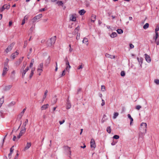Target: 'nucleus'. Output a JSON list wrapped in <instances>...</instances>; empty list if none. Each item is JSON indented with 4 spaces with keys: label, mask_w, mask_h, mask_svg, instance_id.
<instances>
[{
    "label": "nucleus",
    "mask_w": 159,
    "mask_h": 159,
    "mask_svg": "<svg viewBox=\"0 0 159 159\" xmlns=\"http://www.w3.org/2000/svg\"><path fill=\"white\" fill-rule=\"evenodd\" d=\"M140 125V129L142 133L144 134L146 133L147 126V124L145 123L142 122L141 123Z\"/></svg>",
    "instance_id": "1"
},
{
    "label": "nucleus",
    "mask_w": 159,
    "mask_h": 159,
    "mask_svg": "<svg viewBox=\"0 0 159 159\" xmlns=\"http://www.w3.org/2000/svg\"><path fill=\"white\" fill-rule=\"evenodd\" d=\"M26 131V128H23L21 130L19 135L17 136V141L19 139L20 137L25 133Z\"/></svg>",
    "instance_id": "2"
},
{
    "label": "nucleus",
    "mask_w": 159,
    "mask_h": 159,
    "mask_svg": "<svg viewBox=\"0 0 159 159\" xmlns=\"http://www.w3.org/2000/svg\"><path fill=\"white\" fill-rule=\"evenodd\" d=\"M14 44L12 43L9 45L7 48L6 49L5 52L6 53H7L9 52H10L12 49L13 46H14Z\"/></svg>",
    "instance_id": "3"
},
{
    "label": "nucleus",
    "mask_w": 159,
    "mask_h": 159,
    "mask_svg": "<svg viewBox=\"0 0 159 159\" xmlns=\"http://www.w3.org/2000/svg\"><path fill=\"white\" fill-rule=\"evenodd\" d=\"M31 143L30 142H27L26 145L25 146V148L23 149L24 151H25L26 150L28 149L31 147Z\"/></svg>",
    "instance_id": "4"
},
{
    "label": "nucleus",
    "mask_w": 159,
    "mask_h": 159,
    "mask_svg": "<svg viewBox=\"0 0 159 159\" xmlns=\"http://www.w3.org/2000/svg\"><path fill=\"white\" fill-rule=\"evenodd\" d=\"M8 70V69L7 67L6 66H4L3 68L2 73V76L4 77L5 75L7 74V72Z\"/></svg>",
    "instance_id": "5"
},
{
    "label": "nucleus",
    "mask_w": 159,
    "mask_h": 159,
    "mask_svg": "<svg viewBox=\"0 0 159 159\" xmlns=\"http://www.w3.org/2000/svg\"><path fill=\"white\" fill-rule=\"evenodd\" d=\"M12 87V85H9L5 86L3 88V91H6L9 90Z\"/></svg>",
    "instance_id": "6"
},
{
    "label": "nucleus",
    "mask_w": 159,
    "mask_h": 159,
    "mask_svg": "<svg viewBox=\"0 0 159 159\" xmlns=\"http://www.w3.org/2000/svg\"><path fill=\"white\" fill-rule=\"evenodd\" d=\"M90 147L91 148H94L96 147V144L94 139H92L90 142Z\"/></svg>",
    "instance_id": "7"
},
{
    "label": "nucleus",
    "mask_w": 159,
    "mask_h": 159,
    "mask_svg": "<svg viewBox=\"0 0 159 159\" xmlns=\"http://www.w3.org/2000/svg\"><path fill=\"white\" fill-rule=\"evenodd\" d=\"M159 30V24L157 25L156 28L155 30V32L156 33V36L155 37H154V39H155V40H156V39H157L158 36V33L157 32V31Z\"/></svg>",
    "instance_id": "8"
},
{
    "label": "nucleus",
    "mask_w": 159,
    "mask_h": 159,
    "mask_svg": "<svg viewBox=\"0 0 159 159\" xmlns=\"http://www.w3.org/2000/svg\"><path fill=\"white\" fill-rule=\"evenodd\" d=\"M29 68L28 67H27L25 69V70H23V71H22V70H21V72L22 74V77L24 78V77L26 73L28 70Z\"/></svg>",
    "instance_id": "9"
},
{
    "label": "nucleus",
    "mask_w": 159,
    "mask_h": 159,
    "mask_svg": "<svg viewBox=\"0 0 159 159\" xmlns=\"http://www.w3.org/2000/svg\"><path fill=\"white\" fill-rule=\"evenodd\" d=\"M48 93V91L47 90H46L45 91V93H44V94L43 96V98H42V99L41 100V102H43L45 99L46 98L47 94Z\"/></svg>",
    "instance_id": "10"
},
{
    "label": "nucleus",
    "mask_w": 159,
    "mask_h": 159,
    "mask_svg": "<svg viewBox=\"0 0 159 159\" xmlns=\"http://www.w3.org/2000/svg\"><path fill=\"white\" fill-rule=\"evenodd\" d=\"M144 55L145 56V58L146 61L148 63L150 62L151 61V59L150 57L147 54H145Z\"/></svg>",
    "instance_id": "11"
},
{
    "label": "nucleus",
    "mask_w": 159,
    "mask_h": 159,
    "mask_svg": "<svg viewBox=\"0 0 159 159\" xmlns=\"http://www.w3.org/2000/svg\"><path fill=\"white\" fill-rule=\"evenodd\" d=\"M19 54V53L17 51H16L14 53H12L11 55V57L13 59H14Z\"/></svg>",
    "instance_id": "12"
},
{
    "label": "nucleus",
    "mask_w": 159,
    "mask_h": 159,
    "mask_svg": "<svg viewBox=\"0 0 159 159\" xmlns=\"http://www.w3.org/2000/svg\"><path fill=\"white\" fill-rule=\"evenodd\" d=\"M47 43L48 44V46H52L55 43V40H48Z\"/></svg>",
    "instance_id": "13"
},
{
    "label": "nucleus",
    "mask_w": 159,
    "mask_h": 159,
    "mask_svg": "<svg viewBox=\"0 0 159 159\" xmlns=\"http://www.w3.org/2000/svg\"><path fill=\"white\" fill-rule=\"evenodd\" d=\"M105 56L106 57L109 58L111 59H114L115 58V56L112 55L108 53L106 54Z\"/></svg>",
    "instance_id": "14"
},
{
    "label": "nucleus",
    "mask_w": 159,
    "mask_h": 159,
    "mask_svg": "<svg viewBox=\"0 0 159 159\" xmlns=\"http://www.w3.org/2000/svg\"><path fill=\"white\" fill-rule=\"evenodd\" d=\"M70 19L72 21H75L76 20V17L75 15H71L70 16Z\"/></svg>",
    "instance_id": "15"
},
{
    "label": "nucleus",
    "mask_w": 159,
    "mask_h": 159,
    "mask_svg": "<svg viewBox=\"0 0 159 159\" xmlns=\"http://www.w3.org/2000/svg\"><path fill=\"white\" fill-rule=\"evenodd\" d=\"M49 106L48 104H46L43 105L41 107V110H44L47 109Z\"/></svg>",
    "instance_id": "16"
},
{
    "label": "nucleus",
    "mask_w": 159,
    "mask_h": 159,
    "mask_svg": "<svg viewBox=\"0 0 159 159\" xmlns=\"http://www.w3.org/2000/svg\"><path fill=\"white\" fill-rule=\"evenodd\" d=\"M84 65L82 63H81L80 65L78 66L77 69L78 70H82L84 67Z\"/></svg>",
    "instance_id": "17"
},
{
    "label": "nucleus",
    "mask_w": 159,
    "mask_h": 159,
    "mask_svg": "<svg viewBox=\"0 0 159 159\" xmlns=\"http://www.w3.org/2000/svg\"><path fill=\"white\" fill-rule=\"evenodd\" d=\"M96 18V16L94 15H93L91 17V21L93 22H94Z\"/></svg>",
    "instance_id": "18"
},
{
    "label": "nucleus",
    "mask_w": 159,
    "mask_h": 159,
    "mask_svg": "<svg viewBox=\"0 0 159 159\" xmlns=\"http://www.w3.org/2000/svg\"><path fill=\"white\" fill-rule=\"evenodd\" d=\"M85 12L84 9H82L80 10L79 12V13L80 15H83L85 13Z\"/></svg>",
    "instance_id": "19"
},
{
    "label": "nucleus",
    "mask_w": 159,
    "mask_h": 159,
    "mask_svg": "<svg viewBox=\"0 0 159 159\" xmlns=\"http://www.w3.org/2000/svg\"><path fill=\"white\" fill-rule=\"evenodd\" d=\"M128 117L130 120V125H131L132 124V122L133 121V119L131 117V116L130 114H128Z\"/></svg>",
    "instance_id": "20"
},
{
    "label": "nucleus",
    "mask_w": 159,
    "mask_h": 159,
    "mask_svg": "<svg viewBox=\"0 0 159 159\" xmlns=\"http://www.w3.org/2000/svg\"><path fill=\"white\" fill-rule=\"evenodd\" d=\"M28 122V120L26 119L25 121L23 123V128H25V127L26 126V125L27 124V123Z\"/></svg>",
    "instance_id": "21"
},
{
    "label": "nucleus",
    "mask_w": 159,
    "mask_h": 159,
    "mask_svg": "<svg viewBox=\"0 0 159 159\" xmlns=\"http://www.w3.org/2000/svg\"><path fill=\"white\" fill-rule=\"evenodd\" d=\"M65 147H66V150H67L69 152L70 155H71V151L70 148L68 146H66Z\"/></svg>",
    "instance_id": "22"
},
{
    "label": "nucleus",
    "mask_w": 159,
    "mask_h": 159,
    "mask_svg": "<svg viewBox=\"0 0 159 159\" xmlns=\"http://www.w3.org/2000/svg\"><path fill=\"white\" fill-rule=\"evenodd\" d=\"M117 34L116 32L113 33L111 35V38H114L117 36Z\"/></svg>",
    "instance_id": "23"
},
{
    "label": "nucleus",
    "mask_w": 159,
    "mask_h": 159,
    "mask_svg": "<svg viewBox=\"0 0 159 159\" xmlns=\"http://www.w3.org/2000/svg\"><path fill=\"white\" fill-rule=\"evenodd\" d=\"M149 25L148 23H146L145 25H144L143 26V28L144 29H146L148 27Z\"/></svg>",
    "instance_id": "24"
},
{
    "label": "nucleus",
    "mask_w": 159,
    "mask_h": 159,
    "mask_svg": "<svg viewBox=\"0 0 159 159\" xmlns=\"http://www.w3.org/2000/svg\"><path fill=\"white\" fill-rule=\"evenodd\" d=\"M118 115L119 113L118 112H115L114 114L113 118L114 119H116L117 117L118 116Z\"/></svg>",
    "instance_id": "25"
},
{
    "label": "nucleus",
    "mask_w": 159,
    "mask_h": 159,
    "mask_svg": "<svg viewBox=\"0 0 159 159\" xmlns=\"http://www.w3.org/2000/svg\"><path fill=\"white\" fill-rule=\"evenodd\" d=\"M117 32L119 34H121L123 33V30L121 29H118L117 30Z\"/></svg>",
    "instance_id": "26"
},
{
    "label": "nucleus",
    "mask_w": 159,
    "mask_h": 159,
    "mask_svg": "<svg viewBox=\"0 0 159 159\" xmlns=\"http://www.w3.org/2000/svg\"><path fill=\"white\" fill-rule=\"evenodd\" d=\"M39 19L40 16L39 15L34 17L33 18V20L34 21H35L36 20H38Z\"/></svg>",
    "instance_id": "27"
},
{
    "label": "nucleus",
    "mask_w": 159,
    "mask_h": 159,
    "mask_svg": "<svg viewBox=\"0 0 159 159\" xmlns=\"http://www.w3.org/2000/svg\"><path fill=\"white\" fill-rule=\"evenodd\" d=\"M107 131L109 133H111V129L110 128V127L109 126L107 128Z\"/></svg>",
    "instance_id": "28"
},
{
    "label": "nucleus",
    "mask_w": 159,
    "mask_h": 159,
    "mask_svg": "<svg viewBox=\"0 0 159 159\" xmlns=\"http://www.w3.org/2000/svg\"><path fill=\"white\" fill-rule=\"evenodd\" d=\"M34 59H32V60L31 61V62L30 64V68L32 66L33 64L34 63Z\"/></svg>",
    "instance_id": "29"
},
{
    "label": "nucleus",
    "mask_w": 159,
    "mask_h": 159,
    "mask_svg": "<svg viewBox=\"0 0 159 159\" xmlns=\"http://www.w3.org/2000/svg\"><path fill=\"white\" fill-rule=\"evenodd\" d=\"M106 88L105 86L104 85H102L101 86V90L103 92H104Z\"/></svg>",
    "instance_id": "30"
},
{
    "label": "nucleus",
    "mask_w": 159,
    "mask_h": 159,
    "mask_svg": "<svg viewBox=\"0 0 159 159\" xmlns=\"http://www.w3.org/2000/svg\"><path fill=\"white\" fill-rule=\"evenodd\" d=\"M71 107V105L70 103H67L66 106V108L67 109H70Z\"/></svg>",
    "instance_id": "31"
},
{
    "label": "nucleus",
    "mask_w": 159,
    "mask_h": 159,
    "mask_svg": "<svg viewBox=\"0 0 159 159\" xmlns=\"http://www.w3.org/2000/svg\"><path fill=\"white\" fill-rule=\"evenodd\" d=\"M79 29H80V27L79 26H78L75 30H74L75 32L76 33H78Z\"/></svg>",
    "instance_id": "32"
},
{
    "label": "nucleus",
    "mask_w": 159,
    "mask_h": 159,
    "mask_svg": "<svg viewBox=\"0 0 159 159\" xmlns=\"http://www.w3.org/2000/svg\"><path fill=\"white\" fill-rule=\"evenodd\" d=\"M6 6V4L4 5L2 8L1 9L0 11H3L5 9V6Z\"/></svg>",
    "instance_id": "33"
},
{
    "label": "nucleus",
    "mask_w": 159,
    "mask_h": 159,
    "mask_svg": "<svg viewBox=\"0 0 159 159\" xmlns=\"http://www.w3.org/2000/svg\"><path fill=\"white\" fill-rule=\"evenodd\" d=\"M57 3L58 4L59 6H62L63 4V3L62 1H59L57 2Z\"/></svg>",
    "instance_id": "34"
},
{
    "label": "nucleus",
    "mask_w": 159,
    "mask_h": 159,
    "mask_svg": "<svg viewBox=\"0 0 159 159\" xmlns=\"http://www.w3.org/2000/svg\"><path fill=\"white\" fill-rule=\"evenodd\" d=\"M34 74V71L33 70H32L30 74V78H31L32 76H33Z\"/></svg>",
    "instance_id": "35"
},
{
    "label": "nucleus",
    "mask_w": 159,
    "mask_h": 159,
    "mask_svg": "<svg viewBox=\"0 0 159 159\" xmlns=\"http://www.w3.org/2000/svg\"><path fill=\"white\" fill-rule=\"evenodd\" d=\"M113 138L115 139H118L119 138V136L116 135H115L113 136Z\"/></svg>",
    "instance_id": "36"
},
{
    "label": "nucleus",
    "mask_w": 159,
    "mask_h": 159,
    "mask_svg": "<svg viewBox=\"0 0 159 159\" xmlns=\"http://www.w3.org/2000/svg\"><path fill=\"white\" fill-rule=\"evenodd\" d=\"M4 102V99L3 98H0V103L1 104H2Z\"/></svg>",
    "instance_id": "37"
},
{
    "label": "nucleus",
    "mask_w": 159,
    "mask_h": 159,
    "mask_svg": "<svg viewBox=\"0 0 159 159\" xmlns=\"http://www.w3.org/2000/svg\"><path fill=\"white\" fill-rule=\"evenodd\" d=\"M120 75L122 76H124L125 75V73L124 71H121L120 73Z\"/></svg>",
    "instance_id": "38"
},
{
    "label": "nucleus",
    "mask_w": 159,
    "mask_h": 159,
    "mask_svg": "<svg viewBox=\"0 0 159 159\" xmlns=\"http://www.w3.org/2000/svg\"><path fill=\"white\" fill-rule=\"evenodd\" d=\"M66 71L65 70H64L62 72L61 77L64 76L65 75V72Z\"/></svg>",
    "instance_id": "39"
},
{
    "label": "nucleus",
    "mask_w": 159,
    "mask_h": 159,
    "mask_svg": "<svg viewBox=\"0 0 159 159\" xmlns=\"http://www.w3.org/2000/svg\"><path fill=\"white\" fill-rule=\"evenodd\" d=\"M102 103L101 104L102 106H103L105 104V102L104 100L102 99Z\"/></svg>",
    "instance_id": "40"
},
{
    "label": "nucleus",
    "mask_w": 159,
    "mask_h": 159,
    "mask_svg": "<svg viewBox=\"0 0 159 159\" xmlns=\"http://www.w3.org/2000/svg\"><path fill=\"white\" fill-rule=\"evenodd\" d=\"M24 112L22 111L20 112V114L19 115V116L20 117V118H21L22 117V116L24 115Z\"/></svg>",
    "instance_id": "41"
},
{
    "label": "nucleus",
    "mask_w": 159,
    "mask_h": 159,
    "mask_svg": "<svg viewBox=\"0 0 159 159\" xmlns=\"http://www.w3.org/2000/svg\"><path fill=\"white\" fill-rule=\"evenodd\" d=\"M141 108V107L140 105H137L136 106V108L137 110H139Z\"/></svg>",
    "instance_id": "42"
},
{
    "label": "nucleus",
    "mask_w": 159,
    "mask_h": 159,
    "mask_svg": "<svg viewBox=\"0 0 159 159\" xmlns=\"http://www.w3.org/2000/svg\"><path fill=\"white\" fill-rule=\"evenodd\" d=\"M14 146H13L10 149V152L12 153V152H13L14 151V148H13Z\"/></svg>",
    "instance_id": "43"
},
{
    "label": "nucleus",
    "mask_w": 159,
    "mask_h": 159,
    "mask_svg": "<svg viewBox=\"0 0 159 159\" xmlns=\"http://www.w3.org/2000/svg\"><path fill=\"white\" fill-rule=\"evenodd\" d=\"M154 82L156 84H159V80H155Z\"/></svg>",
    "instance_id": "44"
},
{
    "label": "nucleus",
    "mask_w": 159,
    "mask_h": 159,
    "mask_svg": "<svg viewBox=\"0 0 159 159\" xmlns=\"http://www.w3.org/2000/svg\"><path fill=\"white\" fill-rule=\"evenodd\" d=\"M56 36H53L50 38V40H56Z\"/></svg>",
    "instance_id": "45"
},
{
    "label": "nucleus",
    "mask_w": 159,
    "mask_h": 159,
    "mask_svg": "<svg viewBox=\"0 0 159 159\" xmlns=\"http://www.w3.org/2000/svg\"><path fill=\"white\" fill-rule=\"evenodd\" d=\"M10 7V5H6L5 6V8L6 9H8Z\"/></svg>",
    "instance_id": "46"
},
{
    "label": "nucleus",
    "mask_w": 159,
    "mask_h": 159,
    "mask_svg": "<svg viewBox=\"0 0 159 159\" xmlns=\"http://www.w3.org/2000/svg\"><path fill=\"white\" fill-rule=\"evenodd\" d=\"M19 156V154L18 153H17L16 155L15 156L14 158V159H17L18 158V157Z\"/></svg>",
    "instance_id": "47"
},
{
    "label": "nucleus",
    "mask_w": 159,
    "mask_h": 159,
    "mask_svg": "<svg viewBox=\"0 0 159 159\" xmlns=\"http://www.w3.org/2000/svg\"><path fill=\"white\" fill-rule=\"evenodd\" d=\"M129 47L130 49L133 48H134V46L132 44H129Z\"/></svg>",
    "instance_id": "48"
},
{
    "label": "nucleus",
    "mask_w": 159,
    "mask_h": 159,
    "mask_svg": "<svg viewBox=\"0 0 159 159\" xmlns=\"http://www.w3.org/2000/svg\"><path fill=\"white\" fill-rule=\"evenodd\" d=\"M26 65V63H25V64H24L23 65L22 68H21V70H24V68H25V67Z\"/></svg>",
    "instance_id": "49"
},
{
    "label": "nucleus",
    "mask_w": 159,
    "mask_h": 159,
    "mask_svg": "<svg viewBox=\"0 0 159 159\" xmlns=\"http://www.w3.org/2000/svg\"><path fill=\"white\" fill-rule=\"evenodd\" d=\"M12 154V153L10 152L8 154V157H9V158L11 159V158Z\"/></svg>",
    "instance_id": "50"
},
{
    "label": "nucleus",
    "mask_w": 159,
    "mask_h": 159,
    "mask_svg": "<svg viewBox=\"0 0 159 159\" xmlns=\"http://www.w3.org/2000/svg\"><path fill=\"white\" fill-rule=\"evenodd\" d=\"M16 137L15 135H14L12 139V140L13 141H15L16 140Z\"/></svg>",
    "instance_id": "51"
},
{
    "label": "nucleus",
    "mask_w": 159,
    "mask_h": 159,
    "mask_svg": "<svg viewBox=\"0 0 159 159\" xmlns=\"http://www.w3.org/2000/svg\"><path fill=\"white\" fill-rule=\"evenodd\" d=\"M27 43L26 41H25V43H24V48H25L27 45Z\"/></svg>",
    "instance_id": "52"
},
{
    "label": "nucleus",
    "mask_w": 159,
    "mask_h": 159,
    "mask_svg": "<svg viewBox=\"0 0 159 159\" xmlns=\"http://www.w3.org/2000/svg\"><path fill=\"white\" fill-rule=\"evenodd\" d=\"M24 58V57H22L21 58H20L19 60V64L20 63L21 61H22L23 59Z\"/></svg>",
    "instance_id": "53"
},
{
    "label": "nucleus",
    "mask_w": 159,
    "mask_h": 159,
    "mask_svg": "<svg viewBox=\"0 0 159 159\" xmlns=\"http://www.w3.org/2000/svg\"><path fill=\"white\" fill-rule=\"evenodd\" d=\"M65 120H63L62 121H59V123L60 125H61L64 122H65Z\"/></svg>",
    "instance_id": "54"
},
{
    "label": "nucleus",
    "mask_w": 159,
    "mask_h": 159,
    "mask_svg": "<svg viewBox=\"0 0 159 159\" xmlns=\"http://www.w3.org/2000/svg\"><path fill=\"white\" fill-rule=\"evenodd\" d=\"M47 60L48 61V63H49L50 62V56H49L48 57Z\"/></svg>",
    "instance_id": "55"
},
{
    "label": "nucleus",
    "mask_w": 159,
    "mask_h": 159,
    "mask_svg": "<svg viewBox=\"0 0 159 159\" xmlns=\"http://www.w3.org/2000/svg\"><path fill=\"white\" fill-rule=\"evenodd\" d=\"M12 24V21H10L9 22V26H11Z\"/></svg>",
    "instance_id": "56"
},
{
    "label": "nucleus",
    "mask_w": 159,
    "mask_h": 159,
    "mask_svg": "<svg viewBox=\"0 0 159 159\" xmlns=\"http://www.w3.org/2000/svg\"><path fill=\"white\" fill-rule=\"evenodd\" d=\"M25 23V20L23 19L21 25H23Z\"/></svg>",
    "instance_id": "57"
},
{
    "label": "nucleus",
    "mask_w": 159,
    "mask_h": 159,
    "mask_svg": "<svg viewBox=\"0 0 159 159\" xmlns=\"http://www.w3.org/2000/svg\"><path fill=\"white\" fill-rule=\"evenodd\" d=\"M69 62L68 61H66V66H69Z\"/></svg>",
    "instance_id": "58"
},
{
    "label": "nucleus",
    "mask_w": 159,
    "mask_h": 159,
    "mask_svg": "<svg viewBox=\"0 0 159 159\" xmlns=\"http://www.w3.org/2000/svg\"><path fill=\"white\" fill-rule=\"evenodd\" d=\"M84 40H82V43H85V44H86L87 45H88V40H87V41H85V42H84Z\"/></svg>",
    "instance_id": "59"
},
{
    "label": "nucleus",
    "mask_w": 159,
    "mask_h": 159,
    "mask_svg": "<svg viewBox=\"0 0 159 159\" xmlns=\"http://www.w3.org/2000/svg\"><path fill=\"white\" fill-rule=\"evenodd\" d=\"M4 66H6L7 67V66H8L7 62H5Z\"/></svg>",
    "instance_id": "60"
},
{
    "label": "nucleus",
    "mask_w": 159,
    "mask_h": 159,
    "mask_svg": "<svg viewBox=\"0 0 159 159\" xmlns=\"http://www.w3.org/2000/svg\"><path fill=\"white\" fill-rule=\"evenodd\" d=\"M80 35L77 34V36L76 37V39L77 40H78V39H80Z\"/></svg>",
    "instance_id": "61"
},
{
    "label": "nucleus",
    "mask_w": 159,
    "mask_h": 159,
    "mask_svg": "<svg viewBox=\"0 0 159 159\" xmlns=\"http://www.w3.org/2000/svg\"><path fill=\"white\" fill-rule=\"evenodd\" d=\"M28 17L27 16H25L24 17V19L25 20H27L28 19Z\"/></svg>",
    "instance_id": "62"
},
{
    "label": "nucleus",
    "mask_w": 159,
    "mask_h": 159,
    "mask_svg": "<svg viewBox=\"0 0 159 159\" xmlns=\"http://www.w3.org/2000/svg\"><path fill=\"white\" fill-rule=\"evenodd\" d=\"M32 52V49L31 48H30V51L29 52V54H30Z\"/></svg>",
    "instance_id": "63"
},
{
    "label": "nucleus",
    "mask_w": 159,
    "mask_h": 159,
    "mask_svg": "<svg viewBox=\"0 0 159 159\" xmlns=\"http://www.w3.org/2000/svg\"><path fill=\"white\" fill-rule=\"evenodd\" d=\"M12 74H13L14 75H15V74H16V71L15 70H13L12 72H11Z\"/></svg>",
    "instance_id": "64"
}]
</instances>
